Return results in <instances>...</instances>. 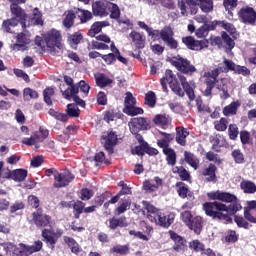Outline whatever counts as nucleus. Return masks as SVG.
<instances>
[{"label":"nucleus","mask_w":256,"mask_h":256,"mask_svg":"<svg viewBox=\"0 0 256 256\" xmlns=\"http://www.w3.org/2000/svg\"><path fill=\"white\" fill-rule=\"evenodd\" d=\"M10 9L12 15H15L16 19H19L23 29H25V27H29V25H43V19H41V12L37 8L33 10L32 17L29 21H27L29 17L27 16V14H25V11L19 5L11 4Z\"/></svg>","instance_id":"3"},{"label":"nucleus","mask_w":256,"mask_h":256,"mask_svg":"<svg viewBox=\"0 0 256 256\" xmlns=\"http://www.w3.org/2000/svg\"><path fill=\"white\" fill-rule=\"evenodd\" d=\"M162 41L170 47V49H177V42L173 38V29L169 26L164 27L160 32L158 31Z\"/></svg>","instance_id":"14"},{"label":"nucleus","mask_w":256,"mask_h":256,"mask_svg":"<svg viewBox=\"0 0 256 256\" xmlns=\"http://www.w3.org/2000/svg\"><path fill=\"white\" fill-rule=\"evenodd\" d=\"M27 170L25 169H16L12 171V181H16V183H21V181H25L27 179Z\"/></svg>","instance_id":"34"},{"label":"nucleus","mask_w":256,"mask_h":256,"mask_svg":"<svg viewBox=\"0 0 256 256\" xmlns=\"http://www.w3.org/2000/svg\"><path fill=\"white\" fill-rule=\"evenodd\" d=\"M128 127L132 135H137L139 131H147L149 129V122H147V118L143 117L132 118L128 122Z\"/></svg>","instance_id":"10"},{"label":"nucleus","mask_w":256,"mask_h":256,"mask_svg":"<svg viewBox=\"0 0 256 256\" xmlns=\"http://www.w3.org/2000/svg\"><path fill=\"white\" fill-rule=\"evenodd\" d=\"M96 39L97 41H101V42L93 41L94 49H100L102 51H107V49H109V45L105 44V43H111V38H109V36L105 34H101L97 36Z\"/></svg>","instance_id":"21"},{"label":"nucleus","mask_w":256,"mask_h":256,"mask_svg":"<svg viewBox=\"0 0 256 256\" xmlns=\"http://www.w3.org/2000/svg\"><path fill=\"white\" fill-rule=\"evenodd\" d=\"M76 15H77V8H74L73 10H68L65 12L63 25L64 27H66V29H71V27H73V24L75 23Z\"/></svg>","instance_id":"24"},{"label":"nucleus","mask_w":256,"mask_h":256,"mask_svg":"<svg viewBox=\"0 0 256 256\" xmlns=\"http://www.w3.org/2000/svg\"><path fill=\"white\" fill-rule=\"evenodd\" d=\"M215 25H218L219 27H222V29H225L227 33L232 35L233 39H237L239 37V34L237 33V28L235 26L227 21H216Z\"/></svg>","instance_id":"26"},{"label":"nucleus","mask_w":256,"mask_h":256,"mask_svg":"<svg viewBox=\"0 0 256 256\" xmlns=\"http://www.w3.org/2000/svg\"><path fill=\"white\" fill-rule=\"evenodd\" d=\"M144 209L147 211V219L151 221V223H156L160 227H164V229H169L173 222L175 221V214L170 213L167 216L161 212V210L157 209L155 206L149 204L148 202H143Z\"/></svg>","instance_id":"2"},{"label":"nucleus","mask_w":256,"mask_h":256,"mask_svg":"<svg viewBox=\"0 0 256 256\" xmlns=\"http://www.w3.org/2000/svg\"><path fill=\"white\" fill-rule=\"evenodd\" d=\"M23 97L24 101H31V99H37V97H39V94L37 93V91L31 88H25L23 90Z\"/></svg>","instance_id":"50"},{"label":"nucleus","mask_w":256,"mask_h":256,"mask_svg":"<svg viewBox=\"0 0 256 256\" xmlns=\"http://www.w3.org/2000/svg\"><path fill=\"white\" fill-rule=\"evenodd\" d=\"M222 39L229 49H233V47H235V41L229 37L227 32H222Z\"/></svg>","instance_id":"63"},{"label":"nucleus","mask_w":256,"mask_h":256,"mask_svg":"<svg viewBox=\"0 0 256 256\" xmlns=\"http://www.w3.org/2000/svg\"><path fill=\"white\" fill-rule=\"evenodd\" d=\"M229 71H234L238 75H249L250 71L245 66H239L235 64L232 60L223 58V61L217 65V68L205 72L203 77H205L206 89L204 91L205 97H211L213 89H218L220 91L221 99H229V79L221 78L219 75L221 73H229Z\"/></svg>","instance_id":"1"},{"label":"nucleus","mask_w":256,"mask_h":256,"mask_svg":"<svg viewBox=\"0 0 256 256\" xmlns=\"http://www.w3.org/2000/svg\"><path fill=\"white\" fill-rule=\"evenodd\" d=\"M18 25H19V19L11 18L3 21L2 29L5 33H13L14 27H17Z\"/></svg>","instance_id":"30"},{"label":"nucleus","mask_w":256,"mask_h":256,"mask_svg":"<svg viewBox=\"0 0 256 256\" xmlns=\"http://www.w3.org/2000/svg\"><path fill=\"white\" fill-rule=\"evenodd\" d=\"M175 82H176V79H175V74H173V71L166 70L165 76L160 81L164 93H167V91H168L167 83H169V85H171Z\"/></svg>","instance_id":"27"},{"label":"nucleus","mask_w":256,"mask_h":256,"mask_svg":"<svg viewBox=\"0 0 256 256\" xmlns=\"http://www.w3.org/2000/svg\"><path fill=\"white\" fill-rule=\"evenodd\" d=\"M76 15L80 19V23H87L93 19V14L89 10L76 8Z\"/></svg>","instance_id":"35"},{"label":"nucleus","mask_w":256,"mask_h":256,"mask_svg":"<svg viewBox=\"0 0 256 256\" xmlns=\"http://www.w3.org/2000/svg\"><path fill=\"white\" fill-rule=\"evenodd\" d=\"M95 81L98 87H107V85H111V83H113V80L105 77L103 74L95 75Z\"/></svg>","instance_id":"43"},{"label":"nucleus","mask_w":256,"mask_h":256,"mask_svg":"<svg viewBox=\"0 0 256 256\" xmlns=\"http://www.w3.org/2000/svg\"><path fill=\"white\" fill-rule=\"evenodd\" d=\"M135 105H137V100L135 97H133V94L131 92H126L124 99V109H129Z\"/></svg>","instance_id":"48"},{"label":"nucleus","mask_w":256,"mask_h":256,"mask_svg":"<svg viewBox=\"0 0 256 256\" xmlns=\"http://www.w3.org/2000/svg\"><path fill=\"white\" fill-rule=\"evenodd\" d=\"M194 0H178V7L183 17L189 16V7L193 5Z\"/></svg>","instance_id":"33"},{"label":"nucleus","mask_w":256,"mask_h":256,"mask_svg":"<svg viewBox=\"0 0 256 256\" xmlns=\"http://www.w3.org/2000/svg\"><path fill=\"white\" fill-rule=\"evenodd\" d=\"M217 170V167L215 165L210 164L208 168L204 169L202 174L207 177L206 181L211 182L215 181V171Z\"/></svg>","instance_id":"38"},{"label":"nucleus","mask_w":256,"mask_h":256,"mask_svg":"<svg viewBox=\"0 0 256 256\" xmlns=\"http://www.w3.org/2000/svg\"><path fill=\"white\" fill-rule=\"evenodd\" d=\"M107 11L110 12L111 19H119L121 17V10L117 4L108 2L107 3Z\"/></svg>","instance_id":"36"},{"label":"nucleus","mask_w":256,"mask_h":256,"mask_svg":"<svg viewBox=\"0 0 256 256\" xmlns=\"http://www.w3.org/2000/svg\"><path fill=\"white\" fill-rule=\"evenodd\" d=\"M179 197L185 199L189 193V188L183 183H177Z\"/></svg>","instance_id":"62"},{"label":"nucleus","mask_w":256,"mask_h":256,"mask_svg":"<svg viewBox=\"0 0 256 256\" xmlns=\"http://www.w3.org/2000/svg\"><path fill=\"white\" fill-rule=\"evenodd\" d=\"M131 208V199L126 198L123 202L115 209V215H123L125 211Z\"/></svg>","instance_id":"39"},{"label":"nucleus","mask_w":256,"mask_h":256,"mask_svg":"<svg viewBox=\"0 0 256 256\" xmlns=\"http://www.w3.org/2000/svg\"><path fill=\"white\" fill-rule=\"evenodd\" d=\"M63 89H65V84L60 85V91L64 99H68V101H71V99H73V101L77 103V105H79L80 107H85V101H83V99L77 96V93H79L78 86H72V87L66 88L64 91Z\"/></svg>","instance_id":"9"},{"label":"nucleus","mask_w":256,"mask_h":256,"mask_svg":"<svg viewBox=\"0 0 256 256\" xmlns=\"http://www.w3.org/2000/svg\"><path fill=\"white\" fill-rule=\"evenodd\" d=\"M154 183L151 182V180H146L143 183V188L145 191H157L161 185H163V180L159 178L158 176L154 177L153 179Z\"/></svg>","instance_id":"23"},{"label":"nucleus","mask_w":256,"mask_h":256,"mask_svg":"<svg viewBox=\"0 0 256 256\" xmlns=\"http://www.w3.org/2000/svg\"><path fill=\"white\" fill-rule=\"evenodd\" d=\"M214 127H215L216 131H226L227 130V119L221 118L219 121H215Z\"/></svg>","instance_id":"60"},{"label":"nucleus","mask_w":256,"mask_h":256,"mask_svg":"<svg viewBox=\"0 0 256 256\" xmlns=\"http://www.w3.org/2000/svg\"><path fill=\"white\" fill-rule=\"evenodd\" d=\"M139 28L140 29H144L145 31H147L148 35L150 37H152V39H157V37H159V30H153V28H150L147 26V24L145 22H138Z\"/></svg>","instance_id":"45"},{"label":"nucleus","mask_w":256,"mask_h":256,"mask_svg":"<svg viewBox=\"0 0 256 256\" xmlns=\"http://www.w3.org/2000/svg\"><path fill=\"white\" fill-rule=\"evenodd\" d=\"M188 227L191 231H194L196 235H199L203 229V218H201V216L194 217L190 224H188Z\"/></svg>","instance_id":"28"},{"label":"nucleus","mask_w":256,"mask_h":256,"mask_svg":"<svg viewBox=\"0 0 256 256\" xmlns=\"http://www.w3.org/2000/svg\"><path fill=\"white\" fill-rule=\"evenodd\" d=\"M102 143L109 153H113V147L117 145V134H115V132H110L107 136H102Z\"/></svg>","instance_id":"18"},{"label":"nucleus","mask_w":256,"mask_h":256,"mask_svg":"<svg viewBox=\"0 0 256 256\" xmlns=\"http://www.w3.org/2000/svg\"><path fill=\"white\" fill-rule=\"evenodd\" d=\"M110 229H116L117 227H127V221L125 218H111L109 220Z\"/></svg>","instance_id":"46"},{"label":"nucleus","mask_w":256,"mask_h":256,"mask_svg":"<svg viewBox=\"0 0 256 256\" xmlns=\"http://www.w3.org/2000/svg\"><path fill=\"white\" fill-rule=\"evenodd\" d=\"M164 155H166V161L168 165H175L177 163V155L175 154V150L171 148H164L163 149Z\"/></svg>","instance_id":"37"},{"label":"nucleus","mask_w":256,"mask_h":256,"mask_svg":"<svg viewBox=\"0 0 256 256\" xmlns=\"http://www.w3.org/2000/svg\"><path fill=\"white\" fill-rule=\"evenodd\" d=\"M246 207L244 208V217L250 223H256V217L251 215V211L256 209V200H250L246 202Z\"/></svg>","instance_id":"22"},{"label":"nucleus","mask_w":256,"mask_h":256,"mask_svg":"<svg viewBox=\"0 0 256 256\" xmlns=\"http://www.w3.org/2000/svg\"><path fill=\"white\" fill-rule=\"evenodd\" d=\"M203 209L209 217L224 221V223H231V216L227 214V205L220 202H206Z\"/></svg>","instance_id":"5"},{"label":"nucleus","mask_w":256,"mask_h":256,"mask_svg":"<svg viewBox=\"0 0 256 256\" xmlns=\"http://www.w3.org/2000/svg\"><path fill=\"white\" fill-rule=\"evenodd\" d=\"M184 45L192 51H201L209 47V41L207 40H195L192 36H187L182 39Z\"/></svg>","instance_id":"11"},{"label":"nucleus","mask_w":256,"mask_h":256,"mask_svg":"<svg viewBox=\"0 0 256 256\" xmlns=\"http://www.w3.org/2000/svg\"><path fill=\"white\" fill-rule=\"evenodd\" d=\"M33 221L37 227H47L51 223V217L47 214H40L39 212H34Z\"/></svg>","instance_id":"20"},{"label":"nucleus","mask_w":256,"mask_h":256,"mask_svg":"<svg viewBox=\"0 0 256 256\" xmlns=\"http://www.w3.org/2000/svg\"><path fill=\"white\" fill-rule=\"evenodd\" d=\"M153 122L155 125H158V127H167V125H169V117L163 114H157L154 117Z\"/></svg>","instance_id":"44"},{"label":"nucleus","mask_w":256,"mask_h":256,"mask_svg":"<svg viewBox=\"0 0 256 256\" xmlns=\"http://www.w3.org/2000/svg\"><path fill=\"white\" fill-rule=\"evenodd\" d=\"M55 95V90L53 88H46L43 92L44 101L47 105H53L51 97Z\"/></svg>","instance_id":"54"},{"label":"nucleus","mask_w":256,"mask_h":256,"mask_svg":"<svg viewBox=\"0 0 256 256\" xmlns=\"http://www.w3.org/2000/svg\"><path fill=\"white\" fill-rule=\"evenodd\" d=\"M64 242L66 243V245H68L69 249H71L73 253L77 254L79 252V243H77L75 239L65 236Z\"/></svg>","instance_id":"47"},{"label":"nucleus","mask_w":256,"mask_h":256,"mask_svg":"<svg viewBox=\"0 0 256 256\" xmlns=\"http://www.w3.org/2000/svg\"><path fill=\"white\" fill-rule=\"evenodd\" d=\"M160 135H162V137L157 140L158 147H161L162 149H169L168 147L173 139V135L165 132H160Z\"/></svg>","instance_id":"32"},{"label":"nucleus","mask_w":256,"mask_h":256,"mask_svg":"<svg viewBox=\"0 0 256 256\" xmlns=\"http://www.w3.org/2000/svg\"><path fill=\"white\" fill-rule=\"evenodd\" d=\"M185 161L188 163V165H191L193 169H197L199 167V159L196 158V156L191 152H185Z\"/></svg>","instance_id":"42"},{"label":"nucleus","mask_w":256,"mask_h":256,"mask_svg":"<svg viewBox=\"0 0 256 256\" xmlns=\"http://www.w3.org/2000/svg\"><path fill=\"white\" fill-rule=\"evenodd\" d=\"M61 235H63V232H58L57 234L53 229H44L42 231V237L49 249H55V245H57V241H59Z\"/></svg>","instance_id":"13"},{"label":"nucleus","mask_w":256,"mask_h":256,"mask_svg":"<svg viewBox=\"0 0 256 256\" xmlns=\"http://www.w3.org/2000/svg\"><path fill=\"white\" fill-rule=\"evenodd\" d=\"M48 113L51 117H55L57 121H62V123H66L69 120V115L57 112L54 109H50Z\"/></svg>","instance_id":"49"},{"label":"nucleus","mask_w":256,"mask_h":256,"mask_svg":"<svg viewBox=\"0 0 256 256\" xmlns=\"http://www.w3.org/2000/svg\"><path fill=\"white\" fill-rule=\"evenodd\" d=\"M170 63L173 67H176L177 71H180V73H184L185 75H191L197 71V68H195L189 60L181 56L171 58Z\"/></svg>","instance_id":"6"},{"label":"nucleus","mask_w":256,"mask_h":256,"mask_svg":"<svg viewBox=\"0 0 256 256\" xmlns=\"http://www.w3.org/2000/svg\"><path fill=\"white\" fill-rule=\"evenodd\" d=\"M130 37L132 41L138 45V47H141L143 45V36L139 32H132L130 33Z\"/></svg>","instance_id":"61"},{"label":"nucleus","mask_w":256,"mask_h":256,"mask_svg":"<svg viewBox=\"0 0 256 256\" xmlns=\"http://www.w3.org/2000/svg\"><path fill=\"white\" fill-rule=\"evenodd\" d=\"M181 221L187 225V227L191 224V221H193V215L191 214V211L185 210L180 214Z\"/></svg>","instance_id":"55"},{"label":"nucleus","mask_w":256,"mask_h":256,"mask_svg":"<svg viewBox=\"0 0 256 256\" xmlns=\"http://www.w3.org/2000/svg\"><path fill=\"white\" fill-rule=\"evenodd\" d=\"M109 21H100V22H95L90 30L88 31V35L89 37H95V35H97V33H101V30L103 29V27H109Z\"/></svg>","instance_id":"29"},{"label":"nucleus","mask_w":256,"mask_h":256,"mask_svg":"<svg viewBox=\"0 0 256 256\" xmlns=\"http://www.w3.org/2000/svg\"><path fill=\"white\" fill-rule=\"evenodd\" d=\"M180 83L190 101H195V82L187 81L185 76H180Z\"/></svg>","instance_id":"17"},{"label":"nucleus","mask_w":256,"mask_h":256,"mask_svg":"<svg viewBox=\"0 0 256 256\" xmlns=\"http://www.w3.org/2000/svg\"><path fill=\"white\" fill-rule=\"evenodd\" d=\"M49 135V131L40 129L39 132L34 134V139H36V143H42L43 140L47 139Z\"/></svg>","instance_id":"56"},{"label":"nucleus","mask_w":256,"mask_h":256,"mask_svg":"<svg viewBox=\"0 0 256 256\" xmlns=\"http://www.w3.org/2000/svg\"><path fill=\"white\" fill-rule=\"evenodd\" d=\"M43 249V242L37 240L32 245H27L20 243L18 247L14 250V253H19L20 255H33V253H39Z\"/></svg>","instance_id":"8"},{"label":"nucleus","mask_w":256,"mask_h":256,"mask_svg":"<svg viewBox=\"0 0 256 256\" xmlns=\"http://www.w3.org/2000/svg\"><path fill=\"white\" fill-rule=\"evenodd\" d=\"M200 9L203 13H211L213 11V0H200Z\"/></svg>","instance_id":"51"},{"label":"nucleus","mask_w":256,"mask_h":256,"mask_svg":"<svg viewBox=\"0 0 256 256\" xmlns=\"http://www.w3.org/2000/svg\"><path fill=\"white\" fill-rule=\"evenodd\" d=\"M145 103L148 107H155V103H157V101L153 92H148L146 94Z\"/></svg>","instance_id":"64"},{"label":"nucleus","mask_w":256,"mask_h":256,"mask_svg":"<svg viewBox=\"0 0 256 256\" xmlns=\"http://www.w3.org/2000/svg\"><path fill=\"white\" fill-rule=\"evenodd\" d=\"M67 113L69 117H77L79 115V107H77V104H68Z\"/></svg>","instance_id":"59"},{"label":"nucleus","mask_w":256,"mask_h":256,"mask_svg":"<svg viewBox=\"0 0 256 256\" xmlns=\"http://www.w3.org/2000/svg\"><path fill=\"white\" fill-rule=\"evenodd\" d=\"M110 49H111L112 53H115L116 59H118V61H120V63H123V65H127V58L121 56V52H119V49H117V47H115L114 42H111Z\"/></svg>","instance_id":"53"},{"label":"nucleus","mask_w":256,"mask_h":256,"mask_svg":"<svg viewBox=\"0 0 256 256\" xmlns=\"http://www.w3.org/2000/svg\"><path fill=\"white\" fill-rule=\"evenodd\" d=\"M81 39H83V35H81L79 32H76L68 37L71 47L74 48L81 43Z\"/></svg>","instance_id":"52"},{"label":"nucleus","mask_w":256,"mask_h":256,"mask_svg":"<svg viewBox=\"0 0 256 256\" xmlns=\"http://www.w3.org/2000/svg\"><path fill=\"white\" fill-rule=\"evenodd\" d=\"M238 17H240L241 21L246 23V25H255L256 12L253 7L245 6L241 8L238 12Z\"/></svg>","instance_id":"12"},{"label":"nucleus","mask_w":256,"mask_h":256,"mask_svg":"<svg viewBox=\"0 0 256 256\" xmlns=\"http://www.w3.org/2000/svg\"><path fill=\"white\" fill-rule=\"evenodd\" d=\"M207 35H209V26L207 25H203L196 30V37H198V39H203L207 37Z\"/></svg>","instance_id":"58"},{"label":"nucleus","mask_w":256,"mask_h":256,"mask_svg":"<svg viewBox=\"0 0 256 256\" xmlns=\"http://www.w3.org/2000/svg\"><path fill=\"white\" fill-rule=\"evenodd\" d=\"M187 137H189V131H187L186 128H176V143H178V145L185 147V145L187 144Z\"/></svg>","instance_id":"25"},{"label":"nucleus","mask_w":256,"mask_h":256,"mask_svg":"<svg viewBox=\"0 0 256 256\" xmlns=\"http://www.w3.org/2000/svg\"><path fill=\"white\" fill-rule=\"evenodd\" d=\"M240 189H242L243 193L248 195H254V193H256V185L249 180H243L240 183Z\"/></svg>","instance_id":"31"},{"label":"nucleus","mask_w":256,"mask_h":256,"mask_svg":"<svg viewBox=\"0 0 256 256\" xmlns=\"http://www.w3.org/2000/svg\"><path fill=\"white\" fill-rule=\"evenodd\" d=\"M45 43L50 49V51H55V49H63V43L61 38V32L52 29L44 36Z\"/></svg>","instance_id":"7"},{"label":"nucleus","mask_w":256,"mask_h":256,"mask_svg":"<svg viewBox=\"0 0 256 256\" xmlns=\"http://www.w3.org/2000/svg\"><path fill=\"white\" fill-rule=\"evenodd\" d=\"M109 2H95L92 4V11L97 17H107L109 12H107V4Z\"/></svg>","instance_id":"19"},{"label":"nucleus","mask_w":256,"mask_h":256,"mask_svg":"<svg viewBox=\"0 0 256 256\" xmlns=\"http://www.w3.org/2000/svg\"><path fill=\"white\" fill-rule=\"evenodd\" d=\"M30 43L31 34L25 30L16 36V43L11 46V49H13V51H23V47H25V45H29Z\"/></svg>","instance_id":"15"},{"label":"nucleus","mask_w":256,"mask_h":256,"mask_svg":"<svg viewBox=\"0 0 256 256\" xmlns=\"http://www.w3.org/2000/svg\"><path fill=\"white\" fill-rule=\"evenodd\" d=\"M189 247L197 253H199V251H204L205 249V245H203V243H201L199 240H193L192 242H190Z\"/></svg>","instance_id":"57"},{"label":"nucleus","mask_w":256,"mask_h":256,"mask_svg":"<svg viewBox=\"0 0 256 256\" xmlns=\"http://www.w3.org/2000/svg\"><path fill=\"white\" fill-rule=\"evenodd\" d=\"M237 109H239V103L238 102H232L228 106L224 107L223 114L226 117H229L230 115H237Z\"/></svg>","instance_id":"40"},{"label":"nucleus","mask_w":256,"mask_h":256,"mask_svg":"<svg viewBox=\"0 0 256 256\" xmlns=\"http://www.w3.org/2000/svg\"><path fill=\"white\" fill-rule=\"evenodd\" d=\"M73 179H75V175H73V173H71L69 170H66L62 173L58 172L54 186L58 188L67 187V185H69Z\"/></svg>","instance_id":"16"},{"label":"nucleus","mask_w":256,"mask_h":256,"mask_svg":"<svg viewBox=\"0 0 256 256\" xmlns=\"http://www.w3.org/2000/svg\"><path fill=\"white\" fill-rule=\"evenodd\" d=\"M209 199H212V201H222V203H231L229 206H227V214L229 213H237V211H241L243 207L237 200V196L234 194H231L229 192H221V191H215V192H209L207 194Z\"/></svg>","instance_id":"4"},{"label":"nucleus","mask_w":256,"mask_h":256,"mask_svg":"<svg viewBox=\"0 0 256 256\" xmlns=\"http://www.w3.org/2000/svg\"><path fill=\"white\" fill-rule=\"evenodd\" d=\"M123 113L129 115L130 117H135L137 115H143L145 111L143 110V108L134 105L130 106V108L123 109Z\"/></svg>","instance_id":"41"}]
</instances>
